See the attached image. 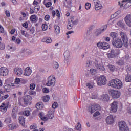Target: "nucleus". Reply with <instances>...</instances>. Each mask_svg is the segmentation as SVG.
I'll return each mask as SVG.
<instances>
[{
  "label": "nucleus",
  "mask_w": 131,
  "mask_h": 131,
  "mask_svg": "<svg viewBox=\"0 0 131 131\" xmlns=\"http://www.w3.org/2000/svg\"><path fill=\"white\" fill-rule=\"evenodd\" d=\"M32 98L30 95H27L24 96L22 98L19 99V104L23 107H27L28 104L30 103Z\"/></svg>",
  "instance_id": "nucleus-1"
},
{
  "label": "nucleus",
  "mask_w": 131,
  "mask_h": 131,
  "mask_svg": "<svg viewBox=\"0 0 131 131\" xmlns=\"http://www.w3.org/2000/svg\"><path fill=\"white\" fill-rule=\"evenodd\" d=\"M108 85L112 88H115V89H121L122 86V82L118 79H115L110 81Z\"/></svg>",
  "instance_id": "nucleus-2"
},
{
  "label": "nucleus",
  "mask_w": 131,
  "mask_h": 131,
  "mask_svg": "<svg viewBox=\"0 0 131 131\" xmlns=\"http://www.w3.org/2000/svg\"><path fill=\"white\" fill-rule=\"evenodd\" d=\"M95 66L97 69L100 71H106V69L104 67L103 61L101 60H95L94 62Z\"/></svg>",
  "instance_id": "nucleus-3"
},
{
  "label": "nucleus",
  "mask_w": 131,
  "mask_h": 131,
  "mask_svg": "<svg viewBox=\"0 0 131 131\" xmlns=\"http://www.w3.org/2000/svg\"><path fill=\"white\" fill-rule=\"evenodd\" d=\"M97 83L100 86L105 85L107 83V79L104 75H101L97 78Z\"/></svg>",
  "instance_id": "nucleus-4"
},
{
  "label": "nucleus",
  "mask_w": 131,
  "mask_h": 131,
  "mask_svg": "<svg viewBox=\"0 0 131 131\" xmlns=\"http://www.w3.org/2000/svg\"><path fill=\"white\" fill-rule=\"evenodd\" d=\"M121 37L122 38V40L123 42V45L125 48H128V38L127 37V35L126 33L121 32L120 33Z\"/></svg>",
  "instance_id": "nucleus-5"
},
{
  "label": "nucleus",
  "mask_w": 131,
  "mask_h": 131,
  "mask_svg": "<svg viewBox=\"0 0 131 131\" xmlns=\"http://www.w3.org/2000/svg\"><path fill=\"white\" fill-rule=\"evenodd\" d=\"M112 43L114 47L115 48H122V46H123V43H122V41H121V39L117 38L115 40H112Z\"/></svg>",
  "instance_id": "nucleus-6"
},
{
  "label": "nucleus",
  "mask_w": 131,
  "mask_h": 131,
  "mask_svg": "<svg viewBox=\"0 0 131 131\" xmlns=\"http://www.w3.org/2000/svg\"><path fill=\"white\" fill-rule=\"evenodd\" d=\"M109 94L113 99H118L121 95L120 92L113 90H111L109 91Z\"/></svg>",
  "instance_id": "nucleus-7"
},
{
  "label": "nucleus",
  "mask_w": 131,
  "mask_h": 131,
  "mask_svg": "<svg viewBox=\"0 0 131 131\" xmlns=\"http://www.w3.org/2000/svg\"><path fill=\"white\" fill-rule=\"evenodd\" d=\"M48 79L47 85L48 86H54L56 83V78L54 76H50L48 77Z\"/></svg>",
  "instance_id": "nucleus-8"
},
{
  "label": "nucleus",
  "mask_w": 131,
  "mask_h": 131,
  "mask_svg": "<svg viewBox=\"0 0 131 131\" xmlns=\"http://www.w3.org/2000/svg\"><path fill=\"white\" fill-rule=\"evenodd\" d=\"M119 127L121 131H129V129L127 125H126V123H125L124 121L119 122Z\"/></svg>",
  "instance_id": "nucleus-9"
},
{
  "label": "nucleus",
  "mask_w": 131,
  "mask_h": 131,
  "mask_svg": "<svg viewBox=\"0 0 131 131\" xmlns=\"http://www.w3.org/2000/svg\"><path fill=\"white\" fill-rule=\"evenodd\" d=\"M9 74V70L5 67H1L0 68V76H7Z\"/></svg>",
  "instance_id": "nucleus-10"
},
{
  "label": "nucleus",
  "mask_w": 131,
  "mask_h": 131,
  "mask_svg": "<svg viewBox=\"0 0 131 131\" xmlns=\"http://www.w3.org/2000/svg\"><path fill=\"white\" fill-rule=\"evenodd\" d=\"M118 102L117 101H114L111 104V112H116L118 106L117 105Z\"/></svg>",
  "instance_id": "nucleus-11"
},
{
  "label": "nucleus",
  "mask_w": 131,
  "mask_h": 131,
  "mask_svg": "<svg viewBox=\"0 0 131 131\" xmlns=\"http://www.w3.org/2000/svg\"><path fill=\"white\" fill-rule=\"evenodd\" d=\"M93 2L95 4V10L96 11H98L100 10V9H102L103 6H102V4L100 3V1L99 0H93Z\"/></svg>",
  "instance_id": "nucleus-12"
},
{
  "label": "nucleus",
  "mask_w": 131,
  "mask_h": 131,
  "mask_svg": "<svg viewBox=\"0 0 131 131\" xmlns=\"http://www.w3.org/2000/svg\"><path fill=\"white\" fill-rule=\"evenodd\" d=\"M124 21L125 23L129 26V27H131V15L128 14L126 16V17L124 18Z\"/></svg>",
  "instance_id": "nucleus-13"
},
{
  "label": "nucleus",
  "mask_w": 131,
  "mask_h": 131,
  "mask_svg": "<svg viewBox=\"0 0 131 131\" xmlns=\"http://www.w3.org/2000/svg\"><path fill=\"white\" fill-rule=\"evenodd\" d=\"M8 108H9V105L5 103H3L0 106V111L6 113V112H7V110H8Z\"/></svg>",
  "instance_id": "nucleus-14"
},
{
  "label": "nucleus",
  "mask_w": 131,
  "mask_h": 131,
  "mask_svg": "<svg viewBox=\"0 0 131 131\" xmlns=\"http://www.w3.org/2000/svg\"><path fill=\"white\" fill-rule=\"evenodd\" d=\"M106 122L107 124H112L114 123V118L113 115H110L106 118Z\"/></svg>",
  "instance_id": "nucleus-15"
},
{
  "label": "nucleus",
  "mask_w": 131,
  "mask_h": 131,
  "mask_svg": "<svg viewBox=\"0 0 131 131\" xmlns=\"http://www.w3.org/2000/svg\"><path fill=\"white\" fill-rule=\"evenodd\" d=\"M98 109H100V105L98 104H95L94 105H92L91 106V109L88 110L89 112H90L91 114H93L96 110H98Z\"/></svg>",
  "instance_id": "nucleus-16"
},
{
  "label": "nucleus",
  "mask_w": 131,
  "mask_h": 131,
  "mask_svg": "<svg viewBox=\"0 0 131 131\" xmlns=\"http://www.w3.org/2000/svg\"><path fill=\"white\" fill-rule=\"evenodd\" d=\"M64 63H68V61H69V57H70V52L69 51L67 50L64 53Z\"/></svg>",
  "instance_id": "nucleus-17"
},
{
  "label": "nucleus",
  "mask_w": 131,
  "mask_h": 131,
  "mask_svg": "<svg viewBox=\"0 0 131 131\" xmlns=\"http://www.w3.org/2000/svg\"><path fill=\"white\" fill-rule=\"evenodd\" d=\"M130 0H123L122 1V3H124V7L125 8H129L131 6V2L130 1Z\"/></svg>",
  "instance_id": "nucleus-18"
},
{
  "label": "nucleus",
  "mask_w": 131,
  "mask_h": 131,
  "mask_svg": "<svg viewBox=\"0 0 131 131\" xmlns=\"http://www.w3.org/2000/svg\"><path fill=\"white\" fill-rule=\"evenodd\" d=\"M19 123L22 125L23 126H25V120L23 116H19L18 118Z\"/></svg>",
  "instance_id": "nucleus-19"
},
{
  "label": "nucleus",
  "mask_w": 131,
  "mask_h": 131,
  "mask_svg": "<svg viewBox=\"0 0 131 131\" xmlns=\"http://www.w3.org/2000/svg\"><path fill=\"white\" fill-rule=\"evenodd\" d=\"M22 69L20 68H16L14 70V73L17 74V75H21L22 74Z\"/></svg>",
  "instance_id": "nucleus-20"
},
{
  "label": "nucleus",
  "mask_w": 131,
  "mask_h": 131,
  "mask_svg": "<svg viewBox=\"0 0 131 131\" xmlns=\"http://www.w3.org/2000/svg\"><path fill=\"white\" fill-rule=\"evenodd\" d=\"M30 19L33 23H36V22H37L38 18L35 15H32L30 17Z\"/></svg>",
  "instance_id": "nucleus-21"
},
{
  "label": "nucleus",
  "mask_w": 131,
  "mask_h": 131,
  "mask_svg": "<svg viewBox=\"0 0 131 131\" xmlns=\"http://www.w3.org/2000/svg\"><path fill=\"white\" fill-rule=\"evenodd\" d=\"M110 36L112 38V40H115V39H117L118 34L117 33L115 32H111L110 34Z\"/></svg>",
  "instance_id": "nucleus-22"
},
{
  "label": "nucleus",
  "mask_w": 131,
  "mask_h": 131,
  "mask_svg": "<svg viewBox=\"0 0 131 131\" xmlns=\"http://www.w3.org/2000/svg\"><path fill=\"white\" fill-rule=\"evenodd\" d=\"M36 108L38 110H41V109H42V108H43V103L41 102H38L36 105Z\"/></svg>",
  "instance_id": "nucleus-23"
},
{
  "label": "nucleus",
  "mask_w": 131,
  "mask_h": 131,
  "mask_svg": "<svg viewBox=\"0 0 131 131\" xmlns=\"http://www.w3.org/2000/svg\"><path fill=\"white\" fill-rule=\"evenodd\" d=\"M42 41L43 42H46V43H51V42H52V38L49 37H46L43 38Z\"/></svg>",
  "instance_id": "nucleus-24"
},
{
  "label": "nucleus",
  "mask_w": 131,
  "mask_h": 131,
  "mask_svg": "<svg viewBox=\"0 0 131 131\" xmlns=\"http://www.w3.org/2000/svg\"><path fill=\"white\" fill-rule=\"evenodd\" d=\"M8 126L9 130H13V129H16V128H17V124L16 123H12L11 124L9 125Z\"/></svg>",
  "instance_id": "nucleus-25"
},
{
  "label": "nucleus",
  "mask_w": 131,
  "mask_h": 131,
  "mask_svg": "<svg viewBox=\"0 0 131 131\" xmlns=\"http://www.w3.org/2000/svg\"><path fill=\"white\" fill-rule=\"evenodd\" d=\"M125 80L126 82H131V74L127 73L125 77Z\"/></svg>",
  "instance_id": "nucleus-26"
},
{
  "label": "nucleus",
  "mask_w": 131,
  "mask_h": 131,
  "mask_svg": "<svg viewBox=\"0 0 131 131\" xmlns=\"http://www.w3.org/2000/svg\"><path fill=\"white\" fill-rule=\"evenodd\" d=\"M54 112H53L52 111L48 112V114L47 115L48 119H53V118H54Z\"/></svg>",
  "instance_id": "nucleus-27"
},
{
  "label": "nucleus",
  "mask_w": 131,
  "mask_h": 131,
  "mask_svg": "<svg viewBox=\"0 0 131 131\" xmlns=\"http://www.w3.org/2000/svg\"><path fill=\"white\" fill-rule=\"evenodd\" d=\"M110 99V97H109L108 95L107 94H105L103 96V99H102V101L103 102H108L109 101Z\"/></svg>",
  "instance_id": "nucleus-28"
},
{
  "label": "nucleus",
  "mask_w": 131,
  "mask_h": 131,
  "mask_svg": "<svg viewBox=\"0 0 131 131\" xmlns=\"http://www.w3.org/2000/svg\"><path fill=\"white\" fill-rule=\"evenodd\" d=\"M66 1L67 3V5H66V4H64V6L66 7V8H68V9H70V8H71L72 5V1L71 0H66Z\"/></svg>",
  "instance_id": "nucleus-29"
},
{
  "label": "nucleus",
  "mask_w": 131,
  "mask_h": 131,
  "mask_svg": "<svg viewBox=\"0 0 131 131\" xmlns=\"http://www.w3.org/2000/svg\"><path fill=\"white\" fill-rule=\"evenodd\" d=\"M110 48V46L108 43L103 42V46H102V50H107Z\"/></svg>",
  "instance_id": "nucleus-30"
},
{
  "label": "nucleus",
  "mask_w": 131,
  "mask_h": 131,
  "mask_svg": "<svg viewBox=\"0 0 131 131\" xmlns=\"http://www.w3.org/2000/svg\"><path fill=\"white\" fill-rule=\"evenodd\" d=\"M72 27H73V24L71 21H69L68 23L67 29L70 30L72 29Z\"/></svg>",
  "instance_id": "nucleus-31"
},
{
  "label": "nucleus",
  "mask_w": 131,
  "mask_h": 131,
  "mask_svg": "<svg viewBox=\"0 0 131 131\" xmlns=\"http://www.w3.org/2000/svg\"><path fill=\"white\" fill-rule=\"evenodd\" d=\"M50 100V96L47 95L46 96L43 97L42 101L45 102V103H47L48 101Z\"/></svg>",
  "instance_id": "nucleus-32"
},
{
  "label": "nucleus",
  "mask_w": 131,
  "mask_h": 131,
  "mask_svg": "<svg viewBox=\"0 0 131 131\" xmlns=\"http://www.w3.org/2000/svg\"><path fill=\"white\" fill-rule=\"evenodd\" d=\"M108 69H110V71L112 72H114V71H115V66L112 64H109L108 66Z\"/></svg>",
  "instance_id": "nucleus-33"
},
{
  "label": "nucleus",
  "mask_w": 131,
  "mask_h": 131,
  "mask_svg": "<svg viewBox=\"0 0 131 131\" xmlns=\"http://www.w3.org/2000/svg\"><path fill=\"white\" fill-rule=\"evenodd\" d=\"M116 64L119 66H123L124 65V61L120 60L116 62Z\"/></svg>",
  "instance_id": "nucleus-34"
},
{
  "label": "nucleus",
  "mask_w": 131,
  "mask_h": 131,
  "mask_svg": "<svg viewBox=\"0 0 131 131\" xmlns=\"http://www.w3.org/2000/svg\"><path fill=\"white\" fill-rule=\"evenodd\" d=\"M117 24L118 26H120V27H121V28H124V26L125 25V24L121 21H118Z\"/></svg>",
  "instance_id": "nucleus-35"
},
{
  "label": "nucleus",
  "mask_w": 131,
  "mask_h": 131,
  "mask_svg": "<svg viewBox=\"0 0 131 131\" xmlns=\"http://www.w3.org/2000/svg\"><path fill=\"white\" fill-rule=\"evenodd\" d=\"M47 0H44L43 4L46 8H50V6H52V2H48L46 3Z\"/></svg>",
  "instance_id": "nucleus-36"
},
{
  "label": "nucleus",
  "mask_w": 131,
  "mask_h": 131,
  "mask_svg": "<svg viewBox=\"0 0 131 131\" xmlns=\"http://www.w3.org/2000/svg\"><path fill=\"white\" fill-rule=\"evenodd\" d=\"M54 28L56 33H60V27L59 26L54 25Z\"/></svg>",
  "instance_id": "nucleus-37"
},
{
  "label": "nucleus",
  "mask_w": 131,
  "mask_h": 131,
  "mask_svg": "<svg viewBox=\"0 0 131 131\" xmlns=\"http://www.w3.org/2000/svg\"><path fill=\"white\" fill-rule=\"evenodd\" d=\"M24 115L25 116H29L30 115V111H29V110H25L24 111Z\"/></svg>",
  "instance_id": "nucleus-38"
},
{
  "label": "nucleus",
  "mask_w": 131,
  "mask_h": 131,
  "mask_svg": "<svg viewBox=\"0 0 131 131\" xmlns=\"http://www.w3.org/2000/svg\"><path fill=\"white\" fill-rule=\"evenodd\" d=\"M76 129L77 130H81V124H80V123H77V125L76 126Z\"/></svg>",
  "instance_id": "nucleus-39"
},
{
  "label": "nucleus",
  "mask_w": 131,
  "mask_h": 131,
  "mask_svg": "<svg viewBox=\"0 0 131 131\" xmlns=\"http://www.w3.org/2000/svg\"><path fill=\"white\" fill-rule=\"evenodd\" d=\"M107 57L108 59H112L113 58H115L116 56H114V54H113V53L110 52V53L107 54Z\"/></svg>",
  "instance_id": "nucleus-40"
},
{
  "label": "nucleus",
  "mask_w": 131,
  "mask_h": 131,
  "mask_svg": "<svg viewBox=\"0 0 131 131\" xmlns=\"http://www.w3.org/2000/svg\"><path fill=\"white\" fill-rule=\"evenodd\" d=\"M103 43L104 42H99L97 43V46L99 49H103V46H104Z\"/></svg>",
  "instance_id": "nucleus-41"
},
{
  "label": "nucleus",
  "mask_w": 131,
  "mask_h": 131,
  "mask_svg": "<svg viewBox=\"0 0 131 131\" xmlns=\"http://www.w3.org/2000/svg\"><path fill=\"white\" fill-rule=\"evenodd\" d=\"M111 52L112 53L113 55H114L115 57L117 56L118 53H117V50H114V49H112L111 50Z\"/></svg>",
  "instance_id": "nucleus-42"
},
{
  "label": "nucleus",
  "mask_w": 131,
  "mask_h": 131,
  "mask_svg": "<svg viewBox=\"0 0 131 131\" xmlns=\"http://www.w3.org/2000/svg\"><path fill=\"white\" fill-rule=\"evenodd\" d=\"M104 31H103L102 29H99L98 30H97L96 32V34H97V35H98L99 34H101L102 33V32H103Z\"/></svg>",
  "instance_id": "nucleus-43"
},
{
  "label": "nucleus",
  "mask_w": 131,
  "mask_h": 131,
  "mask_svg": "<svg viewBox=\"0 0 131 131\" xmlns=\"http://www.w3.org/2000/svg\"><path fill=\"white\" fill-rule=\"evenodd\" d=\"M53 64L54 65V68H55V69H58V68H59V63L58 62L54 61Z\"/></svg>",
  "instance_id": "nucleus-44"
},
{
  "label": "nucleus",
  "mask_w": 131,
  "mask_h": 131,
  "mask_svg": "<svg viewBox=\"0 0 131 131\" xmlns=\"http://www.w3.org/2000/svg\"><path fill=\"white\" fill-rule=\"evenodd\" d=\"M47 29H48V25L47 24H45L42 25V30H43L44 31H46V30H47Z\"/></svg>",
  "instance_id": "nucleus-45"
},
{
  "label": "nucleus",
  "mask_w": 131,
  "mask_h": 131,
  "mask_svg": "<svg viewBox=\"0 0 131 131\" xmlns=\"http://www.w3.org/2000/svg\"><path fill=\"white\" fill-rule=\"evenodd\" d=\"M85 8L86 10H89V9H91V4L89 3H87L85 5Z\"/></svg>",
  "instance_id": "nucleus-46"
},
{
  "label": "nucleus",
  "mask_w": 131,
  "mask_h": 131,
  "mask_svg": "<svg viewBox=\"0 0 131 131\" xmlns=\"http://www.w3.org/2000/svg\"><path fill=\"white\" fill-rule=\"evenodd\" d=\"M71 22L72 23V24L74 25H76L78 23V19H76L75 20H74L73 19H71Z\"/></svg>",
  "instance_id": "nucleus-47"
},
{
  "label": "nucleus",
  "mask_w": 131,
  "mask_h": 131,
  "mask_svg": "<svg viewBox=\"0 0 131 131\" xmlns=\"http://www.w3.org/2000/svg\"><path fill=\"white\" fill-rule=\"evenodd\" d=\"M30 90H33L35 89V84L31 83L30 84Z\"/></svg>",
  "instance_id": "nucleus-48"
},
{
  "label": "nucleus",
  "mask_w": 131,
  "mask_h": 131,
  "mask_svg": "<svg viewBox=\"0 0 131 131\" xmlns=\"http://www.w3.org/2000/svg\"><path fill=\"white\" fill-rule=\"evenodd\" d=\"M52 108L53 109H56V108H58V103L54 102L52 104Z\"/></svg>",
  "instance_id": "nucleus-49"
},
{
  "label": "nucleus",
  "mask_w": 131,
  "mask_h": 131,
  "mask_svg": "<svg viewBox=\"0 0 131 131\" xmlns=\"http://www.w3.org/2000/svg\"><path fill=\"white\" fill-rule=\"evenodd\" d=\"M29 95H30L31 96H32L33 95H35V92L34 91L31 90L30 91H29L28 92Z\"/></svg>",
  "instance_id": "nucleus-50"
},
{
  "label": "nucleus",
  "mask_w": 131,
  "mask_h": 131,
  "mask_svg": "<svg viewBox=\"0 0 131 131\" xmlns=\"http://www.w3.org/2000/svg\"><path fill=\"white\" fill-rule=\"evenodd\" d=\"M91 98L92 99H97V98H98V96H97V95H96V94L93 93L91 95Z\"/></svg>",
  "instance_id": "nucleus-51"
},
{
  "label": "nucleus",
  "mask_w": 131,
  "mask_h": 131,
  "mask_svg": "<svg viewBox=\"0 0 131 131\" xmlns=\"http://www.w3.org/2000/svg\"><path fill=\"white\" fill-rule=\"evenodd\" d=\"M22 26L25 28H28V23L26 21L25 23L22 24Z\"/></svg>",
  "instance_id": "nucleus-52"
},
{
  "label": "nucleus",
  "mask_w": 131,
  "mask_h": 131,
  "mask_svg": "<svg viewBox=\"0 0 131 131\" xmlns=\"http://www.w3.org/2000/svg\"><path fill=\"white\" fill-rule=\"evenodd\" d=\"M18 109L19 108H18V107L15 106L12 110V113H15L16 112H17V111H18Z\"/></svg>",
  "instance_id": "nucleus-53"
},
{
  "label": "nucleus",
  "mask_w": 131,
  "mask_h": 131,
  "mask_svg": "<svg viewBox=\"0 0 131 131\" xmlns=\"http://www.w3.org/2000/svg\"><path fill=\"white\" fill-rule=\"evenodd\" d=\"M86 86H88V88H89V89H93V88H94L93 86V85H92V84H91V83H87L86 84Z\"/></svg>",
  "instance_id": "nucleus-54"
},
{
  "label": "nucleus",
  "mask_w": 131,
  "mask_h": 131,
  "mask_svg": "<svg viewBox=\"0 0 131 131\" xmlns=\"http://www.w3.org/2000/svg\"><path fill=\"white\" fill-rule=\"evenodd\" d=\"M34 28L32 27V28L30 29L29 33H30V34H33V33H34Z\"/></svg>",
  "instance_id": "nucleus-55"
},
{
  "label": "nucleus",
  "mask_w": 131,
  "mask_h": 131,
  "mask_svg": "<svg viewBox=\"0 0 131 131\" xmlns=\"http://www.w3.org/2000/svg\"><path fill=\"white\" fill-rule=\"evenodd\" d=\"M43 93H45V94H48L49 92V90L47 88H45L42 89Z\"/></svg>",
  "instance_id": "nucleus-56"
},
{
  "label": "nucleus",
  "mask_w": 131,
  "mask_h": 131,
  "mask_svg": "<svg viewBox=\"0 0 131 131\" xmlns=\"http://www.w3.org/2000/svg\"><path fill=\"white\" fill-rule=\"evenodd\" d=\"M5 14L6 15L7 17H10L11 16V13H10V11L8 10H6L5 11Z\"/></svg>",
  "instance_id": "nucleus-57"
},
{
  "label": "nucleus",
  "mask_w": 131,
  "mask_h": 131,
  "mask_svg": "<svg viewBox=\"0 0 131 131\" xmlns=\"http://www.w3.org/2000/svg\"><path fill=\"white\" fill-rule=\"evenodd\" d=\"M99 115H100V112H99V111H97L93 114L94 117H97V116H99Z\"/></svg>",
  "instance_id": "nucleus-58"
},
{
  "label": "nucleus",
  "mask_w": 131,
  "mask_h": 131,
  "mask_svg": "<svg viewBox=\"0 0 131 131\" xmlns=\"http://www.w3.org/2000/svg\"><path fill=\"white\" fill-rule=\"evenodd\" d=\"M15 42L17 44V45H20V43H21V40L19 38H17L16 39Z\"/></svg>",
  "instance_id": "nucleus-59"
},
{
  "label": "nucleus",
  "mask_w": 131,
  "mask_h": 131,
  "mask_svg": "<svg viewBox=\"0 0 131 131\" xmlns=\"http://www.w3.org/2000/svg\"><path fill=\"white\" fill-rule=\"evenodd\" d=\"M45 21H49L50 20V15H46L45 16Z\"/></svg>",
  "instance_id": "nucleus-60"
},
{
  "label": "nucleus",
  "mask_w": 131,
  "mask_h": 131,
  "mask_svg": "<svg viewBox=\"0 0 131 131\" xmlns=\"http://www.w3.org/2000/svg\"><path fill=\"white\" fill-rule=\"evenodd\" d=\"M20 81H21V80H20V79L19 78H16L15 79V83L16 84H19V83L20 82Z\"/></svg>",
  "instance_id": "nucleus-61"
},
{
  "label": "nucleus",
  "mask_w": 131,
  "mask_h": 131,
  "mask_svg": "<svg viewBox=\"0 0 131 131\" xmlns=\"http://www.w3.org/2000/svg\"><path fill=\"white\" fill-rule=\"evenodd\" d=\"M56 12L57 17H58V18H60V17H61L60 15V11H59L58 10H57Z\"/></svg>",
  "instance_id": "nucleus-62"
},
{
  "label": "nucleus",
  "mask_w": 131,
  "mask_h": 131,
  "mask_svg": "<svg viewBox=\"0 0 131 131\" xmlns=\"http://www.w3.org/2000/svg\"><path fill=\"white\" fill-rule=\"evenodd\" d=\"M86 64L88 67H90V66H91L92 65V61H90V60H88L86 61Z\"/></svg>",
  "instance_id": "nucleus-63"
},
{
  "label": "nucleus",
  "mask_w": 131,
  "mask_h": 131,
  "mask_svg": "<svg viewBox=\"0 0 131 131\" xmlns=\"http://www.w3.org/2000/svg\"><path fill=\"white\" fill-rule=\"evenodd\" d=\"M126 71V72H127V73H129V74H130V73H131V68H127Z\"/></svg>",
  "instance_id": "nucleus-64"
}]
</instances>
